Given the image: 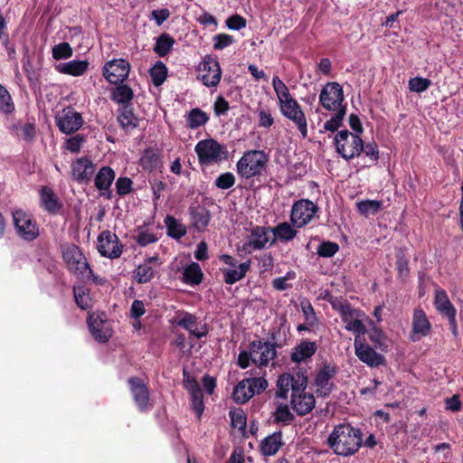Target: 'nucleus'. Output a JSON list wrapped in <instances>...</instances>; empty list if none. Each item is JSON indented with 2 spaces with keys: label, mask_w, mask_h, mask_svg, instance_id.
Listing matches in <instances>:
<instances>
[{
  "label": "nucleus",
  "mask_w": 463,
  "mask_h": 463,
  "mask_svg": "<svg viewBox=\"0 0 463 463\" xmlns=\"http://www.w3.org/2000/svg\"><path fill=\"white\" fill-rule=\"evenodd\" d=\"M13 220L15 231L23 240L32 241L39 236V227L29 213L15 210L13 212Z\"/></svg>",
  "instance_id": "1a4fd4ad"
},
{
  "label": "nucleus",
  "mask_w": 463,
  "mask_h": 463,
  "mask_svg": "<svg viewBox=\"0 0 463 463\" xmlns=\"http://www.w3.org/2000/svg\"><path fill=\"white\" fill-rule=\"evenodd\" d=\"M293 224L284 222L279 223L277 226L271 229L274 235V239L271 241L269 245H272L276 240L280 241H290L297 236V230Z\"/></svg>",
  "instance_id": "473e14b6"
},
{
  "label": "nucleus",
  "mask_w": 463,
  "mask_h": 463,
  "mask_svg": "<svg viewBox=\"0 0 463 463\" xmlns=\"http://www.w3.org/2000/svg\"><path fill=\"white\" fill-rule=\"evenodd\" d=\"M213 42L215 50H223L233 43V37L226 33H219L213 36Z\"/></svg>",
  "instance_id": "69168bd1"
},
{
  "label": "nucleus",
  "mask_w": 463,
  "mask_h": 463,
  "mask_svg": "<svg viewBox=\"0 0 463 463\" xmlns=\"http://www.w3.org/2000/svg\"><path fill=\"white\" fill-rule=\"evenodd\" d=\"M74 298L77 306L83 309H89L92 307V298L90 297V290L85 286L73 287Z\"/></svg>",
  "instance_id": "a19ab883"
},
{
  "label": "nucleus",
  "mask_w": 463,
  "mask_h": 463,
  "mask_svg": "<svg viewBox=\"0 0 463 463\" xmlns=\"http://www.w3.org/2000/svg\"><path fill=\"white\" fill-rule=\"evenodd\" d=\"M118 120L120 127L127 132L135 129L139 123L138 118H137L130 106H122L119 109Z\"/></svg>",
  "instance_id": "72a5a7b5"
},
{
  "label": "nucleus",
  "mask_w": 463,
  "mask_h": 463,
  "mask_svg": "<svg viewBox=\"0 0 463 463\" xmlns=\"http://www.w3.org/2000/svg\"><path fill=\"white\" fill-rule=\"evenodd\" d=\"M295 278L296 273L294 271H288L283 277L275 278L272 280V287L277 290H286L290 287L288 281L292 280Z\"/></svg>",
  "instance_id": "052dcab7"
},
{
  "label": "nucleus",
  "mask_w": 463,
  "mask_h": 463,
  "mask_svg": "<svg viewBox=\"0 0 463 463\" xmlns=\"http://www.w3.org/2000/svg\"><path fill=\"white\" fill-rule=\"evenodd\" d=\"M280 113L288 119L291 120L298 128L301 136L307 137V123L304 111L296 99L292 98L279 104Z\"/></svg>",
  "instance_id": "9d476101"
},
{
  "label": "nucleus",
  "mask_w": 463,
  "mask_h": 463,
  "mask_svg": "<svg viewBox=\"0 0 463 463\" xmlns=\"http://www.w3.org/2000/svg\"><path fill=\"white\" fill-rule=\"evenodd\" d=\"M272 86L278 99V104L292 99L289 89L278 76L272 78Z\"/></svg>",
  "instance_id": "49530a36"
},
{
  "label": "nucleus",
  "mask_w": 463,
  "mask_h": 463,
  "mask_svg": "<svg viewBox=\"0 0 463 463\" xmlns=\"http://www.w3.org/2000/svg\"><path fill=\"white\" fill-rule=\"evenodd\" d=\"M85 142V137L82 135L77 134L69 137L65 142V148L71 153H78L82 144Z\"/></svg>",
  "instance_id": "0e129e2a"
},
{
  "label": "nucleus",
  "mask_w": 463,
  "mask_h": 463,
  "mask_svg": "<svg viewBox=\"0 0 463 463\" xmlns=\"http://www.w3.org/2000/svg\"><path fill=\"white\" fill-rule=\"evenodd\" d=\"M14 109L12 98L7 90L0 84V112L8 114Z\"/></svg>",
  "instance_id": "6e6d98bb"
},
{
  "label": "nucleus",
  "mask_w": 463,
  "mask_h": 463,
  "mask_svg": "<svg viewBox=\"0 0 463 463\" xmlns=\"http://www.w3.org/2000/svg\"><path fill=\"white\" fill-rule=\"evenodd\" d=\"M90 331L94 339L99 343H106L112 335V330L106 321L104 313L90 314L87 319Z\"/></svg>",
  "instance_id": "f3484780"
},
{
  "label": "nucleus",
  "mask_w": 463,
  "mask_h": 463,
  "mask_svg": "<svg viewBox=\"0 0 463 463\" xmlns=\"http://www.w3.org/2000/svg\"><path fill=\"white\" fill-rule=\"evenodd\" d=\"M159 164V156L153 148H146L141 157L140 165L146 171L154 170Z\"/></svg>",
  "instance_id": "a18cd8bd"
},
{
  "label": "nucleus",
  "mask_w": 463,
  "mask_h": 463,
  "mask_svg": "<svg viewBox=\"0 0 463 463\" xmlns=\"http://www.w3.org/2000/svg\"><path fill=\"white\" fill-rule=\"evenodd\" d=\"M14 134L25 141H32L35 137V127L33 123H18L13 127Z\"/></svg>",
  "instance_id": "09e8293b"
},
{
  "label": "nucleus",
  "mask_w": 463,
  "mask_h": 463,
  "mask_svg": "<svg viewBox=\"0 0 463 463\" xmlns=\"http://www.w3.org/2000/svg\"><path fill=\"white\" fill-rule=\"evenodd\" d=\"M354 352L361 362L371 367H377L384 362V357L371 346L363 343L360 336L354 338Z\"/></svg>",
  "instance_id": "4be33fe9"
},
{
  "label": "nucleus",
  "mask_w": 463,
  "mask_h": 463,
  "mask_svg": "<svg viewBox=\"0 0 463 463\" xmlns=\"http://www.w3.org/2000/svg\"><path fill=\"white\" fill-rule=\"evenodd\" d=\"M319 103L325 109L332 112L346 109L342 86L337 82H327L324 85L319 94Z\"/></svg>",
  "instance_id": "0eeeda50"
},
{
  "label": "nucleus",
  "mask_w": 463,
  "mask_h": 463,
  "mask_svg": "<svg viewBox=\"0 0 463 463\" xmlns=\"http://www.w3.org/2000/svg\"><path fill=\"white\" fill-rule=\"evenodd\" d=\"M222 71L217 59L205 56L198 67V79L206 87H216L221 80Z\"/></svg>",
  "instance_id": "9b49d317"
},
{
  "label": "nucleus",
  "mask_w": 463,
  "mask_h": 463,
  "mask_svg": "<svg viewBox=\"0 0 463 463\" xmlns=\"http://www.w3.org/2000/svg\"><path fill=\"white\" fill-rule=\"evenodd\" d=\"M434 305L436 309L445 317L457 314L456 308L450 302L447 292L443 289L436 290Z\"/></svg>",
  "instance_id": "f704fd0d"
},
{
  "label": "nucleus",
  "mask_w": 463,
  "mask_h": 463,
  "mask_svg": "<svg viewBox=\"0 0 463 463\" xmlns=\"http://www.w3.org/2000/svg\"><path fill=\"white\" fill-rule=\"evenodd\" d=\"M431 81L427 78L414 77L409 80V89L412 92L421 93L429 89Z\"/></svg>",
  "instance_id": "4d7b16f0"
},
{
  "label": "nucleus",
  "mask_w": 463,
  "mask_h": 463,
  "mask_svg": "<svg viewBox=\"0 0 463 463\" xmlns=\"http://www.w3.org/2000/svg\"><path fill=\"white\" fill-rule=\"evenodd\" d=\"M250 260L241 263L231 269H222L223 279L226 284H234L242 279L250 267Z\"/></svg>",
  "instance_id": "2f4dec72"
},
{
  "label": "nucleus",
  "mask_w": 463,
  "mask_h": 463,
  "mask_svg": "<svg viewBox=\"0 0 463 463\" xmlns=\"http://www.w3.org/2000/svg\"><path fill=\"white\" fill-rule=\"evenodd\" d=\"M268 163L267 155L260 150L245 152L236 165L238 175L244 179H250L262 175Z\"/></svg>",
  "instance_id": "7ed1b4c3"
},
{
  "label": "nucleus",
  "mask_w": 463,
  "mask_h": 463,
  "mask_svg": "<svg viewBox=\"0 0 463 463\" xmlns=\"http://www.w3.org/2000/svg\"><path fill=\"white\" fill-rule=\"evenodd\" d=\"M334 145L336 152L347 161L360 156L364 149V142L360 136L346 129L337 132Z\"/></svg>",
  "instance_id": "20e7f679"
},
{
  "label": "nucleus",
  "mask_w": 463,
  "mask_h": 463,
  "mask_svg": "<svg viewBox=\"0 0 463 463\" xmlns=\"http://www.w3.org/2000/svg\"><path fill=\"white\" fill-rule=\"evenodd\" d=\"M62 260L68 271L79 279L91 276V268L81 249L75 244L65 245L61 248Z\"/></svg>",
  "instance_id": "f03ea898"
},
{
  "label": "nucleus",
  "mask_w": 463,
  "mask_h": 463,
  "mask_svg": "<svg viewBox=\"0 0 463 463\" xmlns=\"http://www.w3.org/2000/svg\"><path fill=\"white\" fill-rule=\"evenodd\" d=\"M363 437L360 429L349 424L335 427L327 438V444L333 451L340 456L348 457L358 451L362 446Z\"/></svg>",
  "instance_id": "f257e3e1"
},
{
  "label": "nucleus",
  "mask_w": 463,
  "mask_h": 463,
  "mask_svg": "<svg viewBox=\"0 0 463 463\" xmlns=\"http://www.w3.org/2000/svg\"><path fill=\"white\" fill-rule=\"evenodd\" d=\"M412 330L410 339L412 342L420 341L422 337L428 335L431 329V325L420 308L415 309L412 317Z\"/></svg>",
  "instance_id": "5701e85b"
},
{
  "label": "nucleus",
  "mask_w": 463,
  "mask_h": 463,
  "mask_svg": "<svg viewBox=\"0 0 463 463\" xmlns=\"http://www.w3.org/2000/svg\"><path fill=\"white\" fill-rule=\"evenodd\" d=\"M175 324L187 330L190 335L198 339L205 337L209 333L208 326L205 322L186 311H181L177 314Z\"/></svg>",
  "instance_id": "f8f14e48"
},
{
  "label": "nucleus",
  "mask_w": 463,
  "mask_h": 463,
  "mask_svg": "<svg viewBox=\"0 0 463 463\" xmlns=\"http://www.w3.org/2000/svg\"><path fill=\"white\" fill-rule=\"evenodd\" d=\"M269 242V228L264 226H255L250 230L246 241L241 248H239V250L246 253H251L254 250L265 249Z\"/></svg>",
  "instance_id": "a211bd4d"
},
{
  "label": "nucleus",
  "mask_w": 463,
  "mask_h": 463,
  "mask_svg": "<svg viewBox=\"0 0 463 463\" xmlns=\"http://www.w3.org/2000/svg\"><path fill=\"white\" fill-rule=\"evenodd\" d=\"M234 175L230 172L220 175L215 180V185L222 190L230 189L234 185Z\"/></svg>",
  "instance_id": "680f3d73"
},
{
  "label": "nucleus",
  "mask_w": 463,
  "mask_h": 463,
  "mask_svg": "<svg viewBox=\"0 0 463 463\" xmlns=\"http://www.w3.org/2000/svg\"><path fill=\"white\" fill-rule=\"evenodd\" d=\"M129 62L124 59H115L107 61L102 69L104 78L111 84L122 83L129 74Z\"/></svg>",
  "instance_id": "2eb2a0df"
},
{
  "label": "nucleus",
  "mask_w": 463,
  "mask_h": 463,
  "mask_svg": "<svg viewBox=\"0 0 463 463\" xmlns=\"http://www.w3.org/2000/svg\"><path fill=\"white\" fill-rule=\"evenodd\" d=\"M149 72L154 85L160 86L166 79L167 68L162 61H156Z\"/></svg>",
  "instance_id": "8fccbe9b"
},
{
  "label": "nucleus",
  "mask_w": 463,
  "mask_h": 463,
  "mask_svg": "<svg viewBox=\"0 0 463 463\" xmlns=\"http://www.w3.org/2000/svg\"><path fill=\"white\" fill-rule=\"evenodd\" d=\"M94 171V164L87 157L79 158L72 165L73 178L79 183H88Z\"/></svg>",
  "instance_id": "bb28decb"
},
{
  "label": "nucleus",
  "mask_w": 463,
  "mask_h": 463,
  "mask_svg": "<svg viewBox=\"0 0 463 463\" xmlns=\"http://www.w3.org/2000/svg\"><path fill=\"white\" fill-rule=\"evenodd\" d=\"M250 349L253 354L252 363L259 367L267 366L277 356L276 346L269 342L252 341Z\"/></svg>",
  "instance_id": "dca6fc26"
},
{
  "label": "nucleus",
  "mask_w": 463,
  "mask_h": 463,
  "mask_svg": "<svg viewBox=\"0 0 463 463\" xmlns=\"http://www.w3.org/2000/svg\"><path fill=\"white\" fill-rule=\"evenodd\" d=\"M133 97L134 94L131 88L122 83H119L111 93L112 99L122 106H129Z\"/></svg>",
  "instance_id": "58836bf2"
},
{
  "label": "nucleus",
  "mask_w": 463,
  "mask_h": 463,
  "mask_svg": "<svg viewBox=\"0 0 463 463\" xmlns=\"http://www.w3.org/2000/svg\"><path fill=\"white\" fill-rule=\"evenodd\" d=\"M175 44V40L168 33H162L156 38L154 52L159 57H165L167 55Z\"/></svg>",
  "instance_id": "79ce46f5"
},
{
  "label": "nucleus",
  "mask_w": 463,
  "mask_h": 463,
  "mask_svg": "<svg viewBox=\"0 0 463 463\" xmlns=\"http://www.w3.org/2000/svg\"><path fill=\"white\" fill-rule=\"evenodd\" d=\"M23 70L26 74V77L28 80L32 84H36L39 80L38 73L35 71L33 66L32 59L29 53V50L27 47L24 50V55H23Z\"/></svg>",
  "instance_id": "de8ad7c7"
},
{
  "label": "nucleus",
  "mask_w": 463,
  "mask_h": 463,
  "mask_svg": "<svg viewBox=\"0 0 463 463\" xmlns=\"http://www.w3.org/2000/svg\"><path fill=\"white\" fill-rule=\"evenodd\" d=\"M232 426L233 428H236L240 430H244L246 428V416L242 410L236 409V410H231L229 412Z\"/></svg>",
  "instance_id": "13d9d810"
},
{
  "label": "nucleus",
  "mask_w": 463,
  "mask_h": 463,
  "mask_svg": "<svg viewBox=\"0 0 463 463\" xmlns=\"http://www.w3.org/2000/svg\"><path fill=\"white\" fill-rule=\"evenodd\" d=\"M165 225L167 235L173 239L179 240L186 234V227L174 216L166 215Z\"/></svg>",
  "instance_id": "4c0bfd02"
},
{
  "label": "nucleus",
  "mask_w": 463,
  "mask_h": 463,
  "mask_svg": "<svg viewBox=\"0 0 463 463\" xmlns=\"http://www.w3.org/2000/svg\"><path fill=\"white\" fill-rule=\"evenodd\" d=\"M191 402H192V409L197 416V419L200 420L203 411H204V403H203V394L202 390L197 391L195 392L190 393Z\"/></svg>",
  "instance_id": "bf43d9fd"
},
{
  "label": "nucleus",
  "mask_w": 463,
  "mask_h": 463,
  "mask_svg": "<svg viewBox=\"0 0 463 463\" xmlns=\"http://www.w3.org/2000/svg\"><path fill=\"white\" fill-rule=\"evenodd\" d=\"M156 260V257H152L146 260L144 263L137 266L135 271V277L138 283L145 284L153 279L155 271L151 263Z\"/></svg>",
  "instance_id": "e433bc0d"
},
{
  "label": "nucleus",
  "mask_w": 463,
  "mask_h": 463,
  "mask_svg": "<svg viewBox=\"0 0 463 463\" xmlns=\"http://www.w3.org/2000/svg\"><path fill=\"white\" fill-rule=\"evenodd\" d=\"M56 124L61 133L70 135L81 128L83 118L80 112L71 107H67L57 114Z\"/></svg>",
  "instance_id": "ddd939ff"
},
{
  "label": "nucleus",
  "mask_w": 463,
  "mask_h": 463,
  "mask_svg": "<svg viewBox=\"0 0 463 463\" xmlns=\"http://www.w3.org/2000/svg\"><path fill=\"white\" fill-rule=\"evenodd\" d=\"M185 118L187 126L191 129H195L204 126L209 120L207 113L198 108L191 109L186 114Z\"/></svg>",
  "instance_id": "ea45409f"
},
{
  "label": "nucleus",
  "mask_w": 463,
  "mask_h": 463,
  "mask_svg": "<svg viewBox=\"0 0 463 463\" xmlns=\"http://www.w3.org/2000/svg\"><path fill=\"white\" fill-rule=\"evenodd\" d=\"M282 445L281 431H275L261 441L260 451L264 456H273L279 450Z\"/></svg>",
  "instance_id": "7c9ffc66"
},
{
  "label": "nucleus",
  "mask_w": 463,
  "mask_h": 463,
  "mask_svg": "<svg viewBox=\"0 0 463 463\" xmlns=\"http://www.w3.org/2000/svg\"><path fill=\"white\" fill-rule=\"evenodd\" d=\"M274 418L277 422L288 424L294 420V415L290 411L288 404L280 403L275 410Z\"/></svg>",
  "instance_id": "864d4df0"
},
{
  "label": "nucleus",
  "mask_w": 463,
  "mask_h": 463,
  "mask_svg": "<svg viewBox=\"0 0 463 463\" xmlns=\"http://www.w3.org/2000/svg\"><path fill=\"white\" fill-rule=\"evenodd\" d=\"M246 381H249V385L250 387V392H254V395L260 394L264 392L268 387V382L263 377H253L247 378Z\"/></svg>",
  "instance_id": "e2e57ef3"
},
{
  "label": "nucleus",
  "mask_w": 463,
  "mask_h": 463,
  "mask_svg": "<svg viewBox=\"0 0 463 463\" xmlns=\"http://www.w3.org/2000/svg\"><path fill=\"white\" fill-rule=\"evenodd\" d=\"M97 249L101 256L117 259L121 255L123 246L115 233L106 230L98 237Z\"/></svg>",
  "instance_id": "4468645a"
},
{
  "label": "nucleus",
  "mask_w": 463,
  "mask_h": 463,
  "mask_svg": "<svg viewBox=\"0 0 463 463\" xmlns=\"http://www.w3.org/2000/svg\"><path fill=\"white\" fill-rule=\"evenodd\" d=\"M318 207L308 199H299L291 208L290 222L293 226L302 228L311 222L317 215Z\"/></svg>",
  "instance_id": "423d86ee"
},
{
  "label": "nucleus",
  "mask_w": 463,
  "mask_h": 463,
  "mask_svg": "<svg viewBox=\"0 0 463 463\" xmlns=\"http://www.w3.org/2000/svg\"><path fill=\"white\" fill-rule=\"evenodd\" d=\"M338 311L347 331L353 332L356 336L365 333L364 325L357 318L358 311L356 309L353 308L349 304H341Z\"/></svg>",
  "instance_id": "412c9836"
},
{
  "label": "nucleus",
  "mask_w": 463,
  "mask_h": 463,
  "mask_svg": "<svg viewBox=\"0 0 463 463\" xmlns=\"http://www.w3.org/2000/svg\"><path fill=\"white\" fill-rule=\"evenodd\" d=\"M300 382L301 383H298V386L293 389L290 403L298 415L304 416L314 409L316 399L312 393L306 391L307 383V377H302Z\"/></svg>",
  "instance_id": "6e6552de"
},
{
  "label": "nucleus",
  "mask_w": 463,
  "mask_h": 463,
  "mask_svg": "<svg viewBox=\"0 0 463 463\" xmlns=\"http://www.w3.org/2000/svg\"><path fill=\"white\" fill-rule=\"evenodd\" d=\"M317 351V344L316 342L305 339L296 345L290 353V360L295 364L306 363Z\"/></svg>",
  "instance_id": "b1692460"
},
{
  "label": "nucleus",
  "mask_w": 463,
  "mask_h": 463,
  "mask_svg": "<svg viewBox=\"0 0 463 463\" xmlns=\"http://www.w3.org/2000/svg\"><path fill=\"white\" fill-rule=\"evenodd\" d=\"M382 206V203L376 200H364L356 203L357 210L361 214L368 216L376 214Z\"/></svg>",
  "instance_id": "3c124183"
},
{
  "label": "nucleus",
  "mask_w": 463,
  "mask_h": 463,
  "mask_svg": "<svg viewBox=\"0 0 463 463\" xmlns=\"http://www.w3.org/2000/svg\"><path fill=\"white\" fill-rule=\"evenodd\" d=\"M128 383L135 404L138 410L142 412L151 410L152 406L149 403L150 393L144 382L139 378L132 377L128 379Z\"/></svg>",
  "instance_id": "aec40b11"
},
{
  "label": "nucleus",
  "mask_w": 463,
  "mask_h": 463,
  "mask_svg": "<svg viewBox=\"0 0 463 463\" xmlns=\"http://www.w3.org/2000/svg\"><path fill=\"white\" fill-rule=\"evenodd\" d=\"M250 387L249 385V381L243 379L234 388L233 391V399L237 403H245L250 398L254 396V392H250Z\"/></svg>",
  "instance_id": "c03bdc74"
},
{
  "label": "nucleus",
  "mask_w": 463,
  "mask_h": 463,
  "mask_svg": "<svg viewBox=\"0 0 463 463\" xmlns=\"http://www.w3.org/2000/svg\"><path fill=\"white\" fill-rule=\"evenodd\" d=\"M334 115L325 122L323 128L319 130L320 133L329 131L335 133L342 126L344 118L346 114V109H341L340 111H333Z\"/></svg>",
  "instance_id": "37998d69"
},
{
  "label": "nucleus",
  "mask_w": 463,
  "mask_h": 463,
  "mask_svg": "<svg viewBox=\"0 0 463 463\" xmlns=\"http://www.w3.org/2000/svg\"><path fill=\"white\" fill-rule=\"evenodd\" d=\"M73 50L70 43L63 42L55 44L52 49V55L54 60L69 59L72 56Z\"/></svg>",
  "instance_id": "603ef678"
},
{
  "label": "nucleus",
  "mask_w": 463,
  "mask_h": 463,
  "mask_svg": "<svg viewBox=\"0 0 463 463\" xmlns=\"http://www.w3.org/2000/svg\"><path fill=\"white\" fill-rule=\"evenodd\" d=\"M39 195L40 205L45 212L52 215L60 213L62 208V203L51 187L47 185L42 186Z\"/></svg>",
  "instance_id": "393cba45"
},
{
  "label": "nucleus",
  "mask_w": 463,
  "mask_h": 463,
  "mask_svg": "<svg viewBox=\"0 0 463 463\" xmlns=\"http://www.w3.org/2000/svg\"><path fill=\"white\" fill-rule=\"evenodd\" d=\"M115 179V172L109 166L101 167L95 176V187L99 191L100 195L111 197V184Z\"/></svg>",
  "instance_id": "a878e982"
},
{
  "label": "nucleus",
  "mask_w": 463,
  "mask_h": 463,
  "mask_svg": "<svg viewBox=\"0 0 463 463\" xmlns=\"http://www.w3.org/2000/svg\"><path fill=\"white\" fill-rule=\"evenodd\" d=\"M201 165H212L227 159L228 150L226 146L213 138L199 141L194 147Z\"/></svg>",
  "instance_id": "39448f33"
},
{
  "label": "nucleus",
  "mask_w": 463,
  "mask_h": 463,
  "mask_svg": "<svg viewBox=\"0 0 463 463\" xmlns=\"http://www.w3.org/2000/svg\"><path fill=\"white\" fill-rule=\"evenodd\" d=\"M303 376H298V379H295L293 375L289 373L281 374L277 382V391L276 397L280 399H287L288 391L291 390V393H293V389L298 386V383H301L300 379Z\"/></svg>",
  "instance_id": "c756f323"
},
{
  "label": "nucleus",
  "mask_w": 463,
  "mask_h": 463,
  "mask_svg": "<svg viewBox=\"0 0 463 463\" xmlns=\"http://www.w3.org/2000/svg\"><path fill=\"white\" fill-rule=\"evenodd\" d=\"M157 240L158 238L156 234L147 230L138 232L136 239L137 242L142 247L154 243L157 241Z\"/></svg>",
  "instance_id": "338daca9"
},
{
  "label": "nucleus",
  "mask_w": 463,
  "mask_h": 463,
  "mask_svg": "<svg viewBox=\"0 0 463 463\" xmlns=\"http://www.w3.org/2000/svg\"><path fill=\"white\" fill-rule=\"evenodd\" d=\"M90 62L87 60H72L67 62H61L56 65L55 69L61 74L73 77L84 75L89 70Z\"/></svg>",
  "instance_id": "cd10ccee"
},
{
  "label": "nucleus",
  "mask_w": 463,
  "mask_h": 463,
  "mask_svg": "<svg viewBox=\"0 0 463 463\" xmlns=\"http://www.w3.org/2000/svg\"><path fill=\"white\" fill-rule=\"evenodd\" d=\"M339 250V245L336 242L325 241H322L317 249V253L319 257L330 258Z\"/></svg>",
  "instance_id": "5fc2aeb1"
},
{
  "label": "nucleus",
  "mask_w": 463,
  "mask_h": 463,
  "mask_svg": "<svg viewBox=\"0 0 463 463\" xmlns=\"http://www.w3.org/2000/svg\"><path fill=\"white\" fill-rule=\"evenodd\" d=\"M203 276V274L200 265L196 262H192L184 268L183 280L187 285L195 286L202 282Z\"/></svg>",
  "instance_id": "c9c22d12"
},
{
  "label": "nucleus",
  "mask_w": 463,
  "mask_h": 463,
  "mask_svg": "<svg viewBox=\"0 0 463 463\" xmlns=\"http://www.w3.org/2000/svg\"><path fill=\"white\" fill-rule=\"evenodd\" d=\"M192 224L198 232L203 231L211 220L210 212L203 206L196 205L189 209Z\"/></svg>",
  "instance_id": "c85d7f7f"
},
{
  "label": "nucleus",
  "mask_w": 463,
  "mask_h": 463,
  "mask_svg": "<svg viewBox=\"0 0 463 463\" xmlns=\"http://www.w3.org/2000/svg\"><path fill=\"white\" fill-rule=\"evenodd\" d=\"M132 184H133V182L130 178L119 177L116 181L117 193L119 195H126V194H129L132 190Z\"/></svg>",
  "instance_id": "774afa93"
},
{
  "label": "nucleus",
  "mask_w": 463,
  "mask_h": 463,
  "mask_svg": "<svg viewBox=\"0 0 463 463\" xmlns=\"http://www.w3.org/2000/svg\"><path fill=\"white\" fill-rule=\"evenodd\" d=\"M336 369L330 364H325L315 378L316 392L318 396L327 397L333 391L335 384L333 378Z\"/></svg>",
  "instance_id": "6ab92c4d"
}]
</instances>
